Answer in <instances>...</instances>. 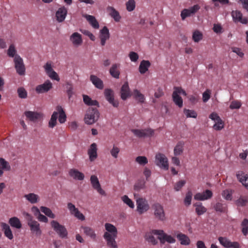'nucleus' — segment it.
<instances>
[{
    "instance_id": "nucleus-1",
    "label": "nucleus",
    "mask_w": 248,
    "mask_h": 248,
    "mask_svg": "<svg viewBox=\"0 0 248 248\" xmlns=\"http://www.w3.org/2000/svg\"><path fill=\"white\" fill-rule=\"evenodd\" d=\"M105 227L107 232L104 233L103 236L107 242L108 246L111 248H117L115 241L117 234L116 228L113 225L108 223L105 224Z\"/></svg>"
},
{
    "instance_id": "nucleus-18",
    "label": "nucleus",
    "mask_w": 248,
    "mask_h": 248,
    "mask_svg": "<svg viewBox=\"0 0 248 248\" xmlns=\"http://www.w3.org/2000/svg\"><path fill=\"white\" fill-rule=\"evenodd\" d=\"M69 39L73 46L76 47L81 46L83 43L81 35L77 32L72 33Z\"/></svg>"
},
{
    "instance_id": "nucleus-9",
    "label": "nucleus",
    "mask_w": 248,
    "mask_h": 248,
    "mask_svg": "<svg viewBox=\"0 0 248 248\" xmlns=\"http://www.w3.org/2000/svg\"><path fill=\"white\" fill-rule=\"evenodd\" d=\"M154 233L158 234L157 238L160 240L161 244H164L165 242L169 243H174L175 242V239L171 235H167L163 230L154 231Z\"/></svg>"
},
{
    "instance_id": "nucleus-37",
    "label": "nucleus",
    "mask_w": 248,
    "mask_h": 248,
    "mask_svg": "<svg viewBox=\"0 0 248 248\" xmlns=\"http://www.w3.org/2000/svg\"><path fill=\"white\" fill-rule=\"evenodd\" d=\"M177 238L180 241V243L183 245H188L190 244V240L189 237L182 233H179L177 235Z\"/></svg>"
},
{
    "instance_id": "nucleus-7",
    "label": "nucleus",
    "mask_w": 248,
    "mask_h": 248,
    "mask_svg": "<svg viewBox=\"0 0 248 248\" xmlns=\"http://www.w3.org/2000/svg\"><path fill=\"white\" fill-rule=\"evenodd\" d=\"M137 210L140 214L147 212L150 208L147 200L143 198H139L136 200Z\"/></svg>"
},
{
    "instance_id": "nucleus-55",
    "label": "nucleus",
    "mask_w": 248,
    "mask_h": 248,
    "mask_svg": "<svg viewBox=\"0 0 248 248\" xmlns=\"http://www.w3.org/2000/svg\"><path fill=\"white\" fill-rule=\"evenodd\" d=\"M184 113L187 118L190 117L196 118L197 116V113L193 110L185 108L184 110Z\"/></svg>"
},
{
    "instance_id": "nucleus-20",
    "label": "nucleus",
    "mask_w": 248,
    "mask_h": 248,
    "mask_svg": "<svg viewBox=\"0 0 248 248\" xmlns=\"http://www.w3.org/2000/svg\"><path fill=\"white\" fill-rule=\"evenodd\" d=\"M110 34L108 28L104 26L100 31L99 38L101 41V45L105 46L106 41L109 38Z\"/></svg>"
},
{
    "instance_id": "nucleus-15",
    "label": "nucleus",
    "mask_w": 248,
    "mask_h": 248,
    "mask_svg": "<svg viewBox=\"0 0 248 248\" xmlns=\"http://www.w3.org/2000/svg\"><path fill=\"white\" fill-rule=\"evenodd\" d=\"M44 67L46 73L50 78L58 81L60 80V79L59 76L57 73L53 70L51 63L47 62Z\"/></svg>"
},
{
    "instance_id": "nucleus-12",
    "label": "nucleus",
    "mask_w": 248,
    "mask_h": 248,
    "mask_svg": "<svg viewBox=\"0 0 248 248\" xmlns=\"http://www.w3.org/2000/svg\"><path fill=\"white\" fill-rule=\"evenodd\" d=\"M24 115L26 117L27 120L33 122H36L43 117V114L40 112L31 111H26Z\"/></svg>"
},
{
    "instance_id": "nucleus-22",
    "label": "nucleus",
    "mask_w": 248,
    "mask_h": 248,
    "mask_svg": "<svg viewBox=\"0 0 248 248\" xmlns=\"http://www.w3.org/2000/svg\"><path fill=\"white\" fill-rule=\"evenodd\" d=\"M107 13L108 15L114 19L116 22L120 21L121 16L118 11H117L113 7L108 6L106 9Z\"/></svg>"
},
{
    "instance_id": "nucleus-5",
    "label": "nucleus",
    "mask_w": 248,
    "mask_h": 248,
    "mask_svg": "<svg viewBox=\"0 0 248 248\" xmlns=\"http://www.w3.org/2000/svg\"><path fill=\"white\" fill-rule=\"evenodd\" d=\"M14 62L16 73L20 76H24L26 68L22 58L19 55H16L14 59Z\"/></svg>"
},
{
    "instance_id": "nucleus-36",
    "label": "nucleus",
    "mask_w": 248,
    "mask_h": 248,
    "mask_svg": "<svg viewBox=\"0 0 248 248\" xmlns=\"http://www.w3.org/2000/svg\"><path fill=\"white\" fill-rule=\"evenodd\" d=\"M24 197L27 200H28L30 203L32 204L37 203L39 200L38 195L33 193L26 194L24 195Z\"/></svg>"
},
{
    "instance_id": "nucleus-62",
    "label": "nucleus",
    "mask_w": 248,
    "mask_h": 248,
    "mask_svg": "<svg viewBox=\"0 0 248 248\" xmlns=\"http://www.w3.org/2000/svg\"><path fill=\"white\" fill-rule=\"evenodd\" d=\"M211 91L209 89H207L203 93H202V100L203 102H207L208 100L210 99L211 96Z\"/></svg>"
},
{
    "instance_id": "nucleus-29",
    "label": "nucleus",
    "mask_w": 248,
    "mask_h": 248,
    "mask_svg": "<svg viewBox=\"0 0 248 248\" xmlns=\"http://www.w3.org/2000/svg\"><path fill=\"white\" fill-rule=\"evenodd\" d=\"M81 228L83 230L84 233L87 236H89L93 240L96 239V234L95 233L94 230L92 228L88 226H82Z\"/></svg>"
},
{
    "instance_id": "nucleus-61",
    "label": "nucleus",
    "mask_w": 248,
    "mask_h": 248,
    "mask_svg": "<svg viewBox=\"0 0 248 248\" xmlns=\"http://www.w3.org/2000/svg\"><path fill=\"white\" fill-rule=\"evenodd\" d=\"M241 103L238 100L232 101L230 105V108L232 109H238L241 107Z\"/></svg>"
},
{
    "instance_id": "nucleus-6",
    "label": "nucleus",
    "mask_w": 248,
    "mask_h": 248,
    "mask_svg": "<svg viewBox=\"0 0 248 248\" xmlns=\"http://www.w3.org/2000/svg\"><path fill=\"white\" fill-rule=\"evenodd\" d=\"M154 214L156 218L164 221L166 219L163 206L159 203L156 202L152 205Z\"/></svg>"
},
{
    "instance_id": "nucleus-59",
    "label": "nucleus",
    "mask_w": 248,
    "mask_h": 248,
    "mask_svg": "<svg viewBox=\"0 0 248 248\" xmlns=\"http://www.w3.org/2000/svg\"><path fill=\"white\" fill-rule=\"evenodd\" d=\"M135 161L140 165L144 166L148 163V159L144 156H139L136 158Z\"/></svg>"
},
{
    "instance_id": "nucleus-2",
    "label": "nucleus",
    "mask_w": 248,
    "mask_h": 248,
    "mask_svg": "<svg viewBox=\"0 0 248 248\" xmlns=\"http://www.w3.org/2000/svg\"><path fill=\"white\" fill-rule=\"evenodd\" d=\"M99 117V113L96 108H89L84 117L85 123L92 124L96 122Z\"/></svg>"
},
{
    "instance_id": "nucleus-41",
    "label": "nucleus",
    "mask_w": 248,
    "mask_h": 248,
    "mask_svg": "<svg viewBox=\"0 0 248 248\" xmlns=\"http://www.w3.org/2000/svg\"><path fill=\"white\" fill-rule=\"evenodd\" d=\"M214 208L217 212L225 213L227 211V206L225 203L218 202L214 206Z\"/></svg>"
},
{
    "instance_id": "nucleus-25",
    "label": "nucleus",
    "mask_w": 248,
    "mask_h": 248,
    "mask_svg": "<svg viewBox=\"0 0 248 248\" xmlns=\"http://www.w3.org/2000/svg\"><path fill=\"white\" fill-rule=\"evenodd\" d=\"M131 96L130 89L128 82H125L122 86L121 89V97L123 100H126Z\"/></svg>"
},
{
    "instance_id": "nucleus-63",
    "label": "nucleus",
    "mask_w": 248,
    "mask_h": 248,
    "mask_svg": "<svg viewBox=\"0 0 248 248\" xmlns=\"http://www.w3.org/2000/svg\"><path fill=\"white\" fill-rule=\"evenodd\" d=\"M186 183V182L185 180H180L178 181L174 185V189L176 191L180 190L181 189V188L185 185Z\"/></svg>"
},
{
    "instance_id": "nucleus-44",
    "label": "nucleus",
    "mask_w": 248,
    "mask_h": 248,
    "mask_svg": "<svg viewBox=\"0 0 248 248\" xmlns=\"http://www.w3.org/2000/svg\"><path fill=\"white\" fill-rule=\"evenodd\" d=\"M184 143L182 141L179 142L174 149V154L175 155H180L183 152Z\"/></svg>"
},
{
    "instance_id": "nucleus-23",
    "label": "nucleus",
    "mask_w": 248,
    "mask_h": 248,
    "mask_svg": "<svg viewBox=\"0 0 248 248\" xmlns=\"http://www.w3.org/2000/svg\"><path fill=\"white\" fill-rule=\"evenodd\" d=\"M236 177L238 181L248 189V174L242 171H239L236 173Z\"/></svg>"
},
{
    "instance_id": "nucleus-26",
    "label": "nucleus",
    "mask_w": 248,
    "mask_h": 248,
    "mask_svg": "<svg viewBox=\"0 0 248 248\" xmlns=\"http://www.w3.org/2000/svg\"><path fill=\"white\" fill-rule=\"evenodd\" d=\"M69 174L73 179L79 181L83 180L85 177L83 173L75 169H70L69 171Z\"/></svg>"
},
{
    "instance_id": "nucleus-51",
    "label": "nucleus",
    "mask_w": 248,
    "mask_h": 248,
    "mask_svg": "<svg viewBox=\"0 0 248 248\" xmlns=\"http://www.w3.org/2000/svg\"><path fill=\"white\" fill-rule=\"evenodd\" d=\"M0 167L5 170H10L11 169V167L9 163L4 158L1 157H0Z\"/></svg>"
},
{
    "instance_id": "nucleus-54",
    "label": "nucleus",
    "mask_w": 248,
    "mask_h": 248,
    "mask_svg": "<svg viewBox=\"0 0 248 248\" xmlns=\"http://www.w3.org/2000/svg\"><path fill=\"white\" fill-rule=\"evenodd\" d=\"M202 38V34L199 31H196L193 32L192 39L195 42H199Z\"/></svg>"
},
{
    "instance_id": "nucleus-17",
    "label": "nucleus",
    "mask_w": 248,
    "mask_h": 248,
    "mask_svg": "<svg viewBox=\"0 0 248 248\" xmlns=\"http://www.w3.org/2000/svg\"><path fill=\"white\" fill-rule=\"evenodd\" d=\"M67 8L65 6L60 7L56 12L55 16L56 20L59 22H63L67 16Z\"/></svg>"
},
{
    "instance_id": "nucleus-33",
    "label": "nucleus",
    "mask_w": 248,
    "mask_h": 248,
    "mask_svg": "<svg viewBox=\"0 0 248 248\" xmlns=\"http://www.w3.org/2000/svg\"><path fill=\"white\" fill-rule=\"evenodd\" d=\"M89 22L90 24L94 29H97L99 27V23L95 17L93 16L85 15L83 16Z\"/></svg>"
},
{
    "instance_id": "nucleus-11",
    "label": "nucleus",
    "mask_w": 248,
    "mask_h": 248,
    "mask_svg": "<svg viewBox=\"0 0 248 248\" xmlns=\"http://www.w3.org/2000/svg\"><path fill=\"white\" fill-rule=\"evenodd\" d=\"M218 240L219 243L226 248H241L238 242H231L226 237H219Z\"/></svg>"
},
{
    "instance_id": "nucleus-8",
    "label": "nucleus",
    "mask_w": 248,
    "mask_h": 248,
    "mask_svg": "<svg viewBox=\"0 0 248 248\" xmlns=\"http://www.w3.org/2000/svg\"><path fill=\"white\" fill-rule=\"evenodd\" d=\"M155 163L157 166L164 170H168L169 169L168 160L164 154L158 153L156 155Z\"/></svg>"
},
{
    "instance_id": "nucleus-45",
    "label": "nucleus",
    "mask_w": 248,
    "mask_h": 248,
    "mask_svg": "<svg viewBox=\"0 0 248 248\" xmlns=\"http://www.w3.org/2000/svg\"><path fill=\"white\" fill-rule=\"evenodd\" d=\"M41 212L44 213L46 216L51 218H55V215L52 212L51 210L46 207L41 206L40 207Z\"/></svg>"
},
{
    "instance_id": "nucleus-40",
    "label": "nucleus",
    "mask_w": 248,
    "mask_h": 248,
    "mask_svg": "<svg viewBox=\"0 0 248 248\" xmlns=\"http://www.w3.org/2000/svg\"><path fill=\"white\" fill-rule=\"evenodd\" d=\"M172 97L173 101L179 108H181L183 107V101L179 95L176 94L175 93H172Z\"/></svg>"
},
{
    "instance_id": "nucleus-60",
    "label": "nucleus",
    "mask_w": 248,
    "mask_h": 248,
    "mask_svg": "<svg viewBox=\"0 0 248 248\" xmlns=\"http://www.w3.org/2000/svg\"><path fill=\"white\" fill-rule=\"evenodd\" d=\"M222 197L227 200H231L232 198V191L229 189H226L223 191L222 193Z\"/></svg>"
},
{
    "instance_id": "nucleus-43",
    "label": "nucleus",
    "mask_w": 248,
    "mask_h": 248,
    "mask_svg": "<svg viewBox=\"0 0 248 248\" xmlns=\"http://www.w3.org/2000/svg\"><path fill=\"white\" fill-rule=\"evenodd\" d=\"M58 118V112L54 111L51 115L50 120L48 122V126L50 128H53L57 124Z\"/></svg>"
},
{
    "instance_id": "nucleus-42",
    "label": "nucleus",
    "mask_w": 248,
    "mask_h": 248,
    "mask_svg": "<svg viewBox=\"0 0 248 248\" xmlns=\"http://www.w3.org/2000/svg\"><path fill=\"white\" fill-rule=\"evenodd\" d=\"M236 204L238 206H245L248 203V196H241L236 201Z\"/></svg>"
},
{
    "instance_id": "nucleus-21",
    "label": "nucleus",
    "mask_w": 248,
    "mask_h": 248,
    "mask_svg": "<svg viewBox=\"0 0 248 248\" xmlns=\"http://www.w3.org/2000/svg\"><path fill=\"white\" fill-rule=\"evenodd\" d=\"M232 16L235 22H240L242 24H247L248 19L247 18H243L242 14L239 11H232Z\"/></svg>"
},
{
    "instance_id": "nucleus-14",
    "label": "nucleus",
    "mask_w": 248,
    "mask_h": 248,
    "mask_svg": "<svg viewBox=\"0 0 248 248\" xmlns=\"http://www.w3.org/2000/svg\"><path fill=\"white\" fill-rule=\"evenodd\" d=\"M52 88V83L49 80H47L43 84L37 85L35 88V91L38 93H43L47 92Z\"/></svg>"
},
{
    "instance_id": "nucleus-13",
    "label": "nucleus",
    "mask_w": 248,
    "mask_h": 248,
    "mask_svg": "<svg viewBox=\"0 0 248 248\" xmlns=\"http://www.w3.org/2000/svg\"><path fill=\"white\" fill-rule=\"evenodd\" d=\"M90 181L93 187L95 190H96L100 194L102 195H106V192L103 189H102L98 179L96 175H92L90 178Z\"/></svg>"
},
{
    "instance_id": "nucleus-3",
    "label": "nucleus",
    "mask_w": 248,
    "mask_h": 248,
    "mask_svg": "<svg viewBox=\"0 0 248 248\" xmlns=\"http://www.w3.org/2000/svg\"><path fill=\"white\" fill-rule=\"evenodd\" d=\"M25 215L28 220V224L30 226L31 232L34 233L37 236L40 235L42 232L39 223L37 221L32 220V217L29 213H26Z\"/></svg>"
},
{
    "instance_id": "nucleus-56",
    "label": "nucleus",
    "mask_w": 248,
    "mask_h": 248,
    "mask_svg": "<svg viewBox=\"0 0 248 248\" xmlns=\"http://www.w3.org/2000/svg\"><path fill=\"white\" fill-rule=\"evenodd\" d=\"M122 200L124 203L127 204L129 207L133 208L134 204L132 201L128 198L126 195H124L122 197Z\"/></svg>"
},
{
    "instance_id": "nucleus-4",
    "label": "nucleus",
    "mask_w": 248,
    "mask_h": 248,
    "mask_svg": "<svg viewBox=\"0 0 248 248\" xmlns=\"http://www.w3.org/2000/svg\"><path fill=\"white\" fill-rule=\"evenodd\" d=\"M50 224L52 228L61 238H65L67 237L68 232L64 226L54 220L51 221Z\"/></svg>"
},
{
    "instance_id": "nucleus-31",
    "label": "nucleus",
    "mask_w": 248,
    "mask_h": 248,
    "mask_svg": "<svg viewBox=\"0 0 248 248\" xmlns=\"http://www.w3.org/2000/svg\"><path fill=\"white\" fill-rule=\"evenodd\" d=\"M1 227L5 236L9 239L12 240L13 238V235L10 226L7 224L2 222L1 223Z\"/></svg>"
},
{
    "instance_id": "nucleus-35",
    "label": "nucleus",
    "mask_w": 248,
    "mask_h": 248,
    "mask_svg": "<svg viewBox=\"0 0 248 248\" xmlns=\"http://www.w3.org/2000/svg\"><path fill=\"white\" fill-rule=\"evenodd\" d=\"M193 205L195 207V212L198 216L202 215L207 211V209L201 202H196Z\"/></svg>"
},
{
    "instance_id": "nucleus-48",
    "label": "nucleus",
    "mask_w": 248,
    "mask_h": 248,
    "mask_svg": "<svg viewBox=\"0 0 248 248\" xmlns=\"http://www.w3.org/2000/svg\"><path fill=\"white\" fill-rule=\"evenodd\" d=\"M192 197V193L191 191H188L184 199V204L186 206H189L191 203V200Z\"/></svg>"
},
{
    "instance_id": "nucleus-53",
    "label": "nucleus",
    "mask_w": 248,
    "mask_h": 248,
    "mask_svg": "<svg viewBox=\"0 0 248 248\" xmlns=\"http://www.w3.org/2000/svg\"><path fill=\"white\" fill-rule=\"evenodd\" d=\"M66 93L70 99L72 95L74 94L73 87L71 83L67 82L66 85Z\"/></svg>"
},
{
    "instance_id": "nucleus-64",
    "label": "nucleus",
    "mask_w": 248,
    "mask_h": 248,
    "mask_svg": "<svg viewBox=\"0 0 248 248\" xmlns=\"http://www.w3.org/2000/svg\"><path fill=\"white\" fill-rule=\"evenodd\" d=\"M192 15L188 9H184L181 13V16L182 20L185 19L187 17L191 16Z\"/></svg>"
},
{
    "instance_id": "nucleus-16",
    "label": "nucleus",
    "mask_w": 248,
    "mask_h": 248,
    "mask_svg": "<svg viewBox=\"0 0 248 248\" xmlns=\"http://www.w3.org/2000/svg\"><path fill=\"white\" fill-rule=\"evenodd\" d=\"M104 95L107 100L114 107H117L119 102L115 101L114 99V93L113 91L110 89H106L104 91Z\"/></svg>"
},
{
    "instance_id": "nucleus-50",
    "label": "nucleus",
    "mask_w": 248,
    "mask_h": 248,
    "mask_svg": "<svg viewBox=\"0 0 248 248\" xmlns=\"http://www.w3.org/2000/svg\"><path fill=\"white\" fill-rule=\"evenodd\" d=\"M16 50L15 48V46L14 44H11L9 47L8 49L7 50V55L9 57L14 58L15 57V56L16 55Z\"/></svg>"
},
{
    "instance_id": "nucleus-24",
    "label": "nucleus",
    "mask_w": 248,
    "mask_h": 248,
    "mask_svg": "<svg viewBox=\"0 0 248 248\" xmlns=\"http://www.w3.org/2000/svg\"><path fill=\"white\" fill-rule=\"evenodd\" d=\"M97 145L95 143H92L88 150V154L91 161H93L97 157Z\"/></svg>"
},
{
    "instance_id": "nucleus-28",
    "label": "nucleus",
    "mask_w": 248,
    "mask_h": 248,
    "mask_svg": "<svg viewBox=\"0 0 248 248\" xmlns=\"http://www.w3.org/2000/svg\"><path fill=\"white\" fill-rule=\"evenodd\" d=\"M120 64L119 63H114L112 65L109 69V73L112 77L115 78H119L120 74Z\"/></svg>"
},
{
    "instance_id": "nucleus-27",
    "label": "nucleus",
    "mask_w": 248,
    "mask_h": 248,
    "mask_svg": "<svg viewBox=\"0 0 248 248\" xmlns=\"http://www.w3.org/2000/svg\"><path fill=\"white\" fill-rule=\"evenodd\" d=\"M90 79L94 86L97 89L102 90L104 88V84L103 81L98 78L97 76L91 75Z\"/></svg>"
},
{
    "instance_id": "nucleus-49",
    "label": "nucleus",
    "mask_w": 248,
    "mask_h": 248,
    "mask_svg": "<svg viewBox=\"0 0 248 248\" xmlns=\"http://www.w3.org/2000/svg\"><path fill=\"white\" fill-rule=\"evenodd\" d=\"M126 10L128 12L133 11L136 7V2L134 0H128L125 3Z\"/></svg>"
},
{
    "instance_id": "nucleus-32",
    "label": "nucleus",
    "mask_w": 248,
    "mask_h": 248,
    "mask_svg": "<svg viewBox=\"0 0 248 248\" xmlns=\"http://www.w3.org/2000/svg\"><path fill=\"white\" fill-rule=\"evenodd\" d=\"M58 112V120L61 124L64 123L66 120V116L61 106H58L56 108Z\"/></svg>"
},
{
    "instance_id": "nucleus-47",
    "label": "nucleus",
    "mask_w": 248,
    "mask_h": 248,
    "mask_svg": "<svg viewBox=\"0 0 248 248\" xmlns=\"http://www.w3.org/2000/svg\"><path fill=\"white\" fill-rule=\"evenodd\" d=\"M242 232L243 234L246 236L248 233V219H244L241 223Z\"/></svg>"
},
{
    "instance_id": "nucleus-34",
    "label": "nucleus",
    "mask_w": 248,
    "mask_h": 248,
    "mask_svg": "<svg viewBox=\"0 0 248 248\" xmlns=\"http://www.w3.org/2000/svg\"><path fill=\"white\" fill-rule=\"evenodd\" d=\"M150 65L151 63L149 61L142 60L139 66L140 72L142 74L145 73L148 70Z\"/></svg>"
},
{
    "instance_id": "nucleus-38",
    "label": "nucleus",
    "mask_w": 248,
    "mask_h": 248,
    "mask_svg": "<svg viewBox=\"0 0 248 248\" xmlns=\"http://www.w3.org/2000/svg\"><path fill=\"white\" fill-rule=\"evenodd\" d=\"M9 223L12 227L16 229H20L22 227L21 222L17 217L10 218L9 220Z\"/></svg>"
},
{
    "instance_id": "nucleus-30",
    "label": "nucleus",
    "mask_w": 248,
    "mask_h": 248,
    "mask_svg": "<svg viewBox=\"0 0 248 248\" xmlns=\"http://www.w3.org/2000/svg\"><path fill=\"white\" fill-rule=\"evenodd\" d=\"M155 230H153L149 232H146L145 235V238L146 240L154 245L157 244L158 243L157 240L154 236V235H158V234L154 233V231Z\"/></svg>"
},
{
    "instance_id": "nucleus-57",
    "label": "nucleus",
    "mask_w": 248,
    "mask_h": 248,
    "mask_svg": "<svg viewBox=\"0 0 248 248\" xmlns=\"http://www.w3.org/2000/svg\"><path fill=\"white\" fill-rule=\"evenodd\" d=\"M17 92L19 98L24 99L27 97V92L23 87L18 88Z\"/></svg>"
},
{
    "instance_id": "nucleus-52",
    "label": "nucleus",
    "mask_w": 248,
    "mask_h": 248,
    "mask_svg": "<svg viewBox=\"0 0 248 248\" xmlns=\"http://www.w3.org/2000/svg\"><path fill=\"white\" fill-rule=\"evenodd\" d=\"M145 187V182L144 180L138 181L134 185V189L137 191Z\"/></svg>"
},
{
    "instance_id": "nucleus-19",
    "label": "nucleus",
    "mask_w": 248,
    "mask_h": 248,
    "mask_svg": "<svg viewBox=\"0 0 248 248\" xmlns=\"http://www.w3.org/2000/svg\"><path fill=\"white\" fill-rule=\"evenodd\" d=\"M213 196L212 192L207 189L202 193H197L194 195V199L199 201H204L209 199Z\"/></svg>"
},
{
    "instance_id": "nucleus-10",
    "label": "nucleus",
    "mask_w": 248,
    "mask_h": 248,
    "mask_svg": "<svg viewBox=\"0 0 248 248\" xmlns=\"http://www.w3.org/2000/svg\"><path fill=\"white\" fill-rule=\"evenodd\" d=\"M132 132L138 138L150 137L154 135V130L151 128L144 129H133Z\"/></svg>"
},
{
    "instance_id": "nucleus-58",
    "label": "nucleus",
    "mask_w": 248,
    "mask_h": 248,
    "mask_svg": "<svg viewBox=\"0 0 248 248\" xmlns=\"http://www.w3.org/2000/svg\"><path fill=\"white\" fill-rule=\"evenodd\" d=\"M215 123V124L213 125V128L215 130L219 131L224 128V122L221 119Z\"/></svg>"
},
{
    "instance_id": "nucleus-46",
    "label": "nucleus",
    "mask_w": 248,
    "mask_h": 248,
    "mask_svg": "<svg viewBox=\"0 0 248 248\" xmlns=\"http://www.w3.org/2000/svg\"><path fill=\"white\" fill-rule=\"evenodd\" d=\"M133 95L135 98L138 100L140 103H143L144 101V96L141 94L138 90H134L133 92Z\"/></svg>"
},
{
    "instance_id": "nucleus-39",
    "label": "nucleus",
    "mask_w": 248,
    "mask_h": 248,
    "mask_svg": "<svg viewBox=\"0 0 248 248\" xmlns=\"http://www.w3.org/2000/svg\"><path fill=\"white\" fill-rule=\"evenodd\" d=\"M83 99L84 103L88 106H99L98 102L96 100H92L87 95H83Z\"/></svg>"
}]
</instances>
